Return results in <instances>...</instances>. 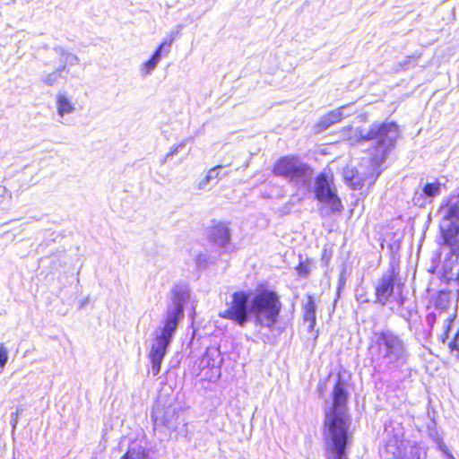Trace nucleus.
<instances>
[{"label":"nucleus","mask_w":459,"mask_h":459,"mask_svg":"<svg viewBox=\"0 0 459 459\" xmlns=\"http://www.w3.org/2000/svg\"><path fill=\"white\" fill-rule=\"evenodd\" d=\"M304 321L307 323V330L312 331L316 325V312L304 311Z\"/></svg>","instance_id":"5701e85b"},{"label":"nucleus","mask_w":459,"mask_h":459,"mask_svg":"<svg viewBox=\"0 0 459 459\" xmlns=\"http://www.w3.org/2000/svg\"><path fill=\"white\" fill-rule=\"evenodd\" d=\"M211 241L224 247L230 243V234L228 225L221 221H213L208 229Z\"/></svg>","instance_id":"9d476101"},{"label":"nucleus","mask_w":459,"mask_h":459,"mask_svg":"<svg viewBox=\"0 0 459 459\" xmlns=\"http://www.w3.org/2000/svg\"><path fill=\"white\" fill-rule=\"evenodd\" d=\"M8 360V350L7 348L2 343L0 344V368H4L5 364Z\"/></svg>","instance_id":"b1692460"},{"label":"nucleus","mask_w":459,"mask_h":459,"mask_svg":"<svg viewBox=\"0 0 459 459\" xmlns=\"http://www.w3.org/2000/svg\"><path fill=\"white\" fill-rule=\"evenodd\" d=\"M305 311L316 312V304L311 297L308 298V301L305 305Z\"/></svg>","instance_id":"cd10ccee"},{"label":"nucleus","mask_w":459,"mask_h":459,"mask_svg":"<svg viewBox=\"0 0 459 459\" xmlns=\"http://www.w3.org/2000/svg\"><path fill=\"white\" fill-rule=\"evenodd\" d=\"M273 176L291 184H305L313 173L311 167L303 162L298 155L287 154L279 157L272 167Z\"/></svg>","instance_id":"423d86ee"},{"label":"nucleus","mask_w":459,"mask_h":459,"mask_svg":"<svg viewBox=\"0 0 459 459\" xmlns=\"http://www.w3.org/2000/svg\"><path fill=\"white\" fill-rule=\"evenodd\" d=\"M439 212L442 218L438 228L443 245L449 247L452 254L459 253V200L445 199L440 204Z\"/></svg>","instance_id":"39448f33"},{"label":"nucleus","mask_w":459,"mask_h":459,"mask_svg":"<svg viewBox=\"0 0 459 459\" xmlns=\"http://www.w3.org/2000/svg\"><path fill=\"white\" fill-rule=\"evenodd\" d=\"M432 299L435 307L441 311L448 309L451 305L450 292L446 290H437Z\"/></svg>","instance_id":"4468645a"},{"label":"nucleus","mask_w":459,"mask_h":459,"mask_svg":"<svg viewBox=\"0 0 459 459\" xmlns=\"http://www.w3.org/2000/svg\"><path fill=\"white\" fill-rule=\"evenodd\" d=\"M398 134V126L395 122L372 125L364 136L365 140H376L378 146L383 147L382 153L385 155L388 147L393 146Z\"/></svg>","instance_id":"1a4fd4ad"},{"label":"nucleus","mask_w":459,"mask_h":459,"mask_svg":"<svg viewBox=\"0 0 459 459\" xmlns=\"http://www.w3.org/2000/svg\"><path fill=\"white\" fill-rule=\"evenodd\" d=\"M160 60V54L159 51H155L151 58L147 60L142 66V73L143 74H150L157 65V64Z\"/></svg>","instance_id":"6ab92c4d"},{"label":"nucleus","mask_w":459,"mask_h":459,"mask_svg":"<svg viewBox=\"0 0 459 459\" xmlns=\"http://www.w3.org/2000/svg\"><path fill=\"white\" fill-rule=\"evenodd\" d=\"M90 302V299L89 297L85 298V299H76V303H77V306H78V308L79 309H82L83 307H85V306Z\"/></svg>","instance_id":"c85d7f7f"},{"label":"nucleus","mask_w":459,"mask_h":459,"mask_svg":"<svg viewBox=\"0 0 459 459\" xmlns=\"http://www.w3.org/2000/svg\"><path fill=\"white\" fill-rule=\"evenodd\" d=\"M347 384L338 376L332 391L333 404L325 411L324 435L327 459H348L346 446L351 419L347 411Z\"/></svg>","instance_id":"f03ea898"},{"label":"nucleus","mask_w":459,"mask_h":459,"mask_svg":"<svg viewBox=\"0 0 459 459\" xmlns=\"http://www.w3.org/2000/svg\"><path fill=\"white\" fill-rule=\"evenodd\" d=\"M312 260L306 258L305 260H300L295 270L299 277L307 278L309 275Z\"/></svg>","instance_id":"aec40b11"},{"label":"nucleus","mask_w":459,"mask_h":459,"mask_svg":"<svg viewBox=\"0 0 459 459\" xmlns=\"http://www.w3.org/2000/svg\"><path fill=\"white\" fill-rule=\"evenodd\" d=\"M342 119V113L340 110H331L325 114L318 122L315 125L316 132H323L331 126L341 122Z\"/></svg>","instance_id":"f8f14e48"},{"label":"nucleus","mask_w":459,"mask_h":459,"mask_svg":"<svg viewBox=\"0 0 459 459\" xmlns=\"http://www.w3.org/2000/svg\"><path fill=\"white\" fill-rule=\"evenodd\" d=\"M190 302L191 297L187 289H176L173 290L172 305L168 309L163 326L155 331L156 339L150 351L153 376H157L160 373L167 348L172 340L179 321L184 316V308Z\"/></svg>","instance_id":"7ed1b4c3"},{"label":"nucleus","mask_w":459,"mask_h":459,"mask_svg":"<svg viewBox=\"0 0 459 459\" xmlns=\"http://www.w3.org/2000/svg\"><path fill=\"white\" fill-rule=\"evenodd\" d=\"M394 289H375V302L385 304L392 295Z\"/></svg>","instance_id":"412c9836"},{"label":"nucleus","mask_w":459,"mask_h":459,"mask_svg":"<svg viewBox=\"0 0 459 459\" xmlns=\"http://www.w3.org/2000/svg\"><path fill=\"white\" fill-rule=\"evenodd\" d=\"M422 192L428 197H436L441 193V184L438 181L427 183L422 187Z\"/></svg>","instance_id":"f3484780"},{"label":"nucleus","mask_w":459,"mask_h":459,"mask_svg":"<svg viewBox=\"0 0 459 459\" xmlns=\"http://www.w3.org/2000/svg\"><path fill=\"white\" fill-rule=\"evenodd\" d=\"M404 277L400 274L398 264H393L383 277L381 287H401L404 285Z\"/></svg>","instance_id":"9b49d317"},{"label":"nucleus","mask_w":459,"mask_h":459,"mask_svg":"<svg viewBox=\"0 0 459 459\" xmlns=\"http://www.w3.org/2000/svg\"><path fill=\"white\" fill-rule=\"evenodd\" d=\"M174 39L173 38H169V39H167L165 40H163L160 45L159 47L156 48L155 51H159L160 54H161V51L163 49H165V51L168 53L169 51V48L171 47V44L173 42Z\"/></svg>","instance_id":"393cba45"},{"label":"nucleus","mask_w":459,"mask_h":459,"mask_svg":"<svg viewBox=\"0 0 459 459\" xmlns=\"http://www.w3.org/2000/svg\"><path fill=\"white\" fill-rule=\"evenodd\" d=\"M280 310V301L273 292L261 289H240L232 293L227 309L220 313V316L242 327L254 317L256 325L272 327L277 321Z\"/></svg>","instance_id":"f257e3e1"},{"label":"nucleus","mask_w":459,"mask_h":459,"mask_svg":"<svg viewBox=\"0 0 459 459\" xmlns=\"http://www.w3.org/2000/svg\"><path fill=\"white\" fill-rule=\"evenodd\" d=\"M13 426L15 428L17 422H18V411L15 413V417L12 419Z\"/></svg>","instance_id":"7c9ffc66"},{"label":"nucleus","mask_w":459,"mask_h":459,"mask_svg":"<svg viewBox=\"0 0 459 459\" xmlns=\"http://www.w3.org/2000/svg\"><path fill=\"white\" fill-rule=\"evenodd\" d=\"M57 111L58 114L63 117L65 114L71 113L74 110V107L69 100L64 96L59 95L57 98Z\"/></svg>","instance_id":"dca6fc26"},{"label":"nucleus","mask_w":459,"mask_h":459,"mask_svg":"<svg viewBox=\"0 0 459 459\" xmlns=\"http://www.w3.org/2000/svg\"><path fill=\"white\" fill-rule=\"evenodd\" d=\"M449 348L452 351H456L457 353L459 354V329H458V332L455 334L454 340L449 342Z\"/></svg>","instance_id":"bb28decb"},{"label":"nucleus","mask_w":459,"mask_h":459,"mask_svg":"<svg viewBox=\"0 0 459 459\" xmlns=\"http://www.w3.org/2000/svg\"><path fill=\"white\" fill-rule=\"evenodd\" d=\"M221 168H222L221 165H217V166L212 168L211 169H209L206 176L204 178V183L206 184V183L210 182V180L212 178H217V179L221 178L222 175H221V172H220Z\"/></svg>","instance_id":"4be33fe9"},{"label":"nucleus","mask_w":459,"mask_h":459,"mask_svg":"<svg viewBox=\"0 0 459 459\" xmlns=\"http://www.w3.org/2000/svg\"><path fill=\"white\" fill-rule=\"evenodd\" d=\"M369 350L390 368L404 366L410 357L406 342L391 331L374 333Z\"/></svg>","instance_id":"20e7f679"},{"label":"nucleus","mask_w":459,"mask_h":459,"mask_svg":"<svg viewBox=\"0 0 459 459\" xmlns=\"http://www.w3.org/2000/svg\"><path fill=\"white\" fill-rule=\"evenodd\" d=\"M315 196L316 200L325 205L332 213L341 212L343 205L337 195L333 174L319 173L315 180Z\"/></svg>","instance_id":"0eeeda50"},{"label":"nucleus","mask_w":459,"mask_h":459,"mask_svg":"<svg viewBox=\"0 0 459 459\" xmlns=\"http://www.w3.org/2000/svg\"><path fill=\"white\" fill-rule=\"evenodd\" d=\"M439 447H440V449H441L444 453H446L448 456L452 457V455H451L446 451V446H445V444L440 443V444H439Z\"/></svg>","instance_id":"c756f323"},{"label":"nucleus","mask_w":459,"mask_h":459,"mask_svg":"<svg viewBox=\"0 0 459 459\" xmlns=\"http://www.w3.org/2000/svg\"><path fill=\"white\" fill-rule=\"evenodd\" d=\"M366 297L372 298V292L370 290H368V293H367Z\"/></svg>","instance_id":"2f4dec72"},{"label":"nucleus","mask_w":459,"mask_h":459,"mask_svg":"<svg viewBox=\"0 0 459 459\" xmlns=\"http://www.w3.org/2000/svg\"><path fill=\"white\" fill-rule=\"evenodd\" d=\"M147 454L142 446L130 447L121 459H146Z\"/></svg>","instance_id":"a211bd4d"},{"label":"nucleus","mask_w":459,"mask_h":459,"mask_svg":"<svg viewBox=\"0 0 459 459\" xmlns=\"http://www.w3.org/2000/svg\"><path fill=\"white\" fill-rule=\"evenodd\" d=\"M355 296L359 302L375 303V289H356Z\"/></svg>","instance_id":"2eb2a0df"},{"label":"nucleus","mask_w":459,"mask_h":459,"mask_svg":"<svg viewBox=\"0 0 459 459\" xmlns=\"http://www.w3.org/2000/svg\"><path fill=\"white\" fill-rule=\"evenodd\" d=\"M154 430L163 433L165 437H170L177 431L178 422V406L173 403L169 404L159 401L152 411Z\"/></svg>","instance_id":"6e6552de"},{"label":"nucleus","mask_w":459,"mask_h":459,"mask_svg":"<svg viewBox=\"0 0 459 459\" xmlns=\"http://www.w3.org/2000/svg\"><path fill=\"white\" fill-rule=\"evenodd\" d=\"M344 182L352 190H361L365 185V178L358 170L351 169L345 172Z\"/></svg>","instance_id":"ddd939ff"},{"label":"nucleus","mask_w":459,"mask_h":459,"mask_svg":"<svg viewBox=\"0 0 459 459\" xmlns=\"http://www.w3.org/2000/svg\"><path fill=\"white\" fill-rule=\"evenodd\" d=\"M59 76H60V71L49 74L44 78V82L47 83L48 85H53L56 83V82L57 81Z\"/></svg>","instance_id":"a878e982"}]
</instances>
